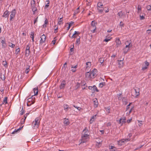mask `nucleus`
<instances>
[{
  "label": "nucleus",
  "instance_id": "45",
  "mask_svg": "<svg viewBox=\"0 0 151 151\" xmlns=\"http://www.w3.org/2000/svg\"><path fill=\"white\" fill-rule=\"evenodd\" d=\"M99 61L101 63H102L104 61V59L103 58H100L99 59Z\"/></svg>",
  "mask_w": 151,
  "mask_h": 151
},
{
  "label": "nucleus",
  "instance_id": "31",
  "mask_svg": "<svg viewBox=\"0 0 151 151\" xmlns=\"http://www.w3.org/2000/svg\"><path fill=\"white\" fill-rule=\"evenodd\" d=\"M39 119V118L37 117L35 119V121H34L33 122L39 124V123H40V122Z\"/></svg>",
  "mask_w": 151,
  "mask_h": 151
},
{
  "label": "nucleus",
  "instance_id": "33",
  "mask_svg": "<svg viewBox=\"0 0 151 151\" xmlns=\"http://www.w3.org/2000/svg\"><path fill=\"white\" fill-rule=\"evenodd\" d=\"M129 49L128 48H124L123 49V52L124 54L127 53Z\"/></svg>",
  "mask_w": 151,
  "mask_h": 151
},
{
  "label": "nucleus",
  "instance_id": "19",
  "mask_svg": "<svg viewBox=\"0 0 151 151\" xmlns=\"http://www.w3.org/2000/svg\"><path fill=\"white\" fill-rule=\"evenodd\" d=\"M119 61L118 64L119 65V68H121L123 67V60H118Z\"/></svg>",
  "mask_w": 151,
  "mask_h": 151
},
{
  "label": "nucleus",
  "instance_id": "49",
  "mask_svg": "<svg viewBox=\"0 0 151 151\" xmlns=\"http://www.w3.org/2000/svg\"><path fill=\"white\" fill-rule=\"evenodd\" d=\"M138 122L139 123L138 125L139 126H141L142 125V121H139L138 120Z\"/></svg>",
  "mask_w": 151,
  "mask_h": 151
},
{
  "label": "nucleus",
  "instance_id": "50",
  "mask_svg": "<svg viewBox=\"0 0 151 151\" xmlns=\"http://www.w3.org/2000/svg\"><path fill=\"white\" fill-rule=\"evenodd\" d=\"M24 113V110L23 109V108L22 107V109L20 111V115H23V114Z\"/></svg>",
  "mask_w": 151,
  "mask_h": 151
},
{
  "label": "nucleus",
  "instance_id": "18",
  "mask_svg": "<svg viewBox=\"0 0 151 151\" xmlns=\"http://www.w3.org/2000/svg\"><path fill=\"white\" fill-rule=\"evenodd\" d=\"M78 66L77 65L74 66H72L71 70L73 72H75L76 71V68H77Z\"/></svg>",
  "mask_w": 151,
  "mask_h": 151
},
{
  "label": "nucleus",
  "instance_id": "8",
  "mask_svg": "<svg viewBox=\"0 0 151 151\" xmlns=\"http://www.w3.org/2000/svg\"><path fill=\"white\" fill-rule=\"evenodd\" d=\"M66 83L65 80L63 81L61 83L60 85V89H63L65 86Z\"/></svg>",
  "mask_w": 151,
  "mask_h": 151
},
{
  "label": "nucleus",
  "instance_id": "20",
  "mask_svg": "<svg viewBox=\"0 0 151 151\" xmlns=\"http://www.w3.org/2000/svg\"><path fill=\"white\" fill-rule=\"evenodd\" d=\"M69 123L68 119L66 118L64 119V124H65L66 125H68L69 124Z\"/></svg>",
  "mask_w": 151,
  "mask_h": 151
},
{
  "label": "nucleus",
  "instance_id": "27",
  "mask_svg": "<svg viewBox=\"0 0 151 151\" xmlns=\"http://www.w3.org/2000/svg\"><path fill=\"white\" fill-rule=\"evenodd\" d=\"M2 64L5 67L7 68L8 67L7 63V61H3L2 62Z\"/></svg>",
  "mask_w": 151,
  "mask_h": 151
},
{
  "label": "nucleus",
  "instance_id": "23",
  "mask_svg": "<svg viewBox=\"0 0 151 151\" xmlns=\"http://www.w3.org/2000/svg\"><path fill=\"white\" fill-rule=\"evenodd\" d=\"M1 42L2 44V47L3 48H5L6 47V42L5 40H2Z\"/></svg>",
  "mask_w": 151,
  "mask_h": 151
},
{
  "label": "nucleus",
  "instance_id": "5",
  "mask_svg": "<svg viewBox=\"0 0 151 151\" xmlns=\"http://www.w3.org/2000/svg\"><path fill=\"white\" fill-rule=\"evenodd\" d=\"M30 53V50L29 45V44L27 45L25 50V55L26 56H28Z\"/></svg>",
  "mask_w": 151,
  "mask_h": 151
},
{
  "label": "nucleus",
  "instance_id": "4",
  "mask_svg": "<svg viewBox=\"0 0 151 151\" xmlns=\"http://www.w3.org/2000/svg\"><path fill=\"white\" fill-rule=\"evenodd\" d=\"M88 89L91 90V92L93 93H94L96 91L97 92L99 91V90L95 85H94L93 87L89 86Z\"/></svg>",
  "mask_w": 151,
  "mask_h": 151
},
{
  "label": "nucleus",
  "instance_id": "24",
  "mask_svg": "<svg viewBox=\"0 0 151 151\" xmlns=\"http://www.w3.org/2000/svg\"><path fill=\"white\" fill-rule=\"evenodd\" d=\"M96 115H95L94 116H93L91 117V119H90V124H91L94 121V119L95 118L96 116Z\"/></svg>",
  "mask_w": 151,
  "mask_h": 151
},
{
  "label": "nucleus",
  "instance_id": "42",
  "mask_svg": "<svg viewBox=\"0 0 151 151\" xmlns=\"http://www.w3.org/2000/svg\"><path fill=\"white\" fill-rule=\"evenodd\" d=\"M105 110L106 112L108 113H110V108L109 107H107L105 108Z\"/></svg>",
  "mask_w": 151,
  "mask_h": 151
},
{
  "label": "nucleus",
  "instance_id": "17",
  "mask_svg": "<svg viewBox=\"0 0 151 151\" xmlns=\"http://www.w3.org/2000/svg\"><path fill=\"white\" fill-rule=\"evenodd\" d=\"M32 125L34 129H36L38 128L39 126V124L35 122H33Z\"/></svg>",
  "mask_w": 151,
  "mask_h": 151
},
{
  "label": "nucleus",
  "instance_id": "44",
  "mask_svg": "<svg viewBox=\"0 0 151 151\" xmlns=\"http://www.w3.org/2000/svg\"><path fill=\"white\" fill-rule=\"evenodd\" d=\"M9 46L12 48H14L15 47V45L11 42H9Z\"/></svg>",
  "mask_w": 151,
  "mask_h": 151
},
{
  "label": "nucleus",
  "instance_id": "26",
  "mask_svg": "<svg viewBox=\"0 0 151 151\" xmlns=\"http://www.w3.org/2000/svg\"><path fill=\"white\" fill-rule=\"evenodd\" d=\"M93 104L95 106H96V107L97 106L98 104V102L97 99H93Z\"/></svg>",
  "mask_w": 151,
  "mask_h": 151
},
{
  "label": "nucleus",
  "instance_id": "46",
  "mask_svg": "<svg viewBox=\"0 0 151 151\" xmlns=\"http://www.w3.org/2000/svg\"><path fill=\"white\" fill-rule=\"evenodd\" d=\"M79 7L76 10H75L74 12V14H78L80 12V11H79Z\"/></svg>",
  "mask_w": 151,
  "mask_h": 151
},
{
  "label": "nucleus",
  "instance_id": "6",
  "mask_svg": "<svg viewBox=\"0 0 151 151\" xmlns=\"http://www.w3.org/2000/svg\"><path fill=\"white\" fill-rule=\"evenodd\" d=\"M28 101L27 103V105L28 106H29L35 103V101L32 99L31 97L29 98L28 99Z\"/></svg>",
  "mask_w": 151,
  "mask_h": 151
},
{
  "label": "nucleus",
  "instance_id": "32",
  "mask_svg": "<svg viewBox=\"0 0 151 151\" xmlns=\"http://www.w3.org/2000/svg\"><path fill=\"white\" fill-rule=\"evenodd\" d=\"M7 97H5L3 100V101L2 103V104H7Z\"/></svg>",
  "mask_w": 151,
  "mask_h": 151
},
{
  "label": "nucleus",
  "instance_id": "3",
  "mask_svg": "<svg viewBox=\"0 0 151 151\" xmlns=\"http://www.w3.org/2000/svg\"><path fill=\"white\" fill-rule=\"evenodd\" d=\"M40 38L41 39L40 41V44L42 45L45 42L46 40V37L44 34H43L40 37Z\"/></svg>",
  "mask_w": 151,
  "mask_h": 151
},
{
  "label": "nucleus",
  "instance_id": "48",
  "mask_svg": "<svg viewBox=\"0 0 151 151\" xmlns=\"http://www.w3.org/2000/svg\"><path fill=\"white\" fill-rule=\"evenodd\" d=\"M146 8L148 11L151 10V6L150 5L147 6Z\"/></svg>",
  "mask_w": 151,
  "mask_h": 151
},
{
  "label": "nucleus",
  "instance_id": "13",
  "mask_svg": "<svg viewBox=\"0 0 151 151\" xmlns=\"http://www.w3.org/2000/svg\"><path fill=\"white\" fill-rule=\"evenodd\" d=\"M9 11L7 10L4 12V14L2 16V17H4L5 18H8L9 17Z\"/></svg>",
  "mask_w": 151,
  "mask_h": 151
},
{
  "label": "nucleus",
  "instance_id": "40",
  "mask_svg": "<svg viewBox=\"0 0 151 151\" xmlns=\"http://www.w3.org/2000/svg\"><path fill=\"white\" fill-rule=\"evenodd\" d=\"M141 9L142 8L141 6L139 5H138L137 7L138 13L139 12H141Z\"/></svg>",
  "mask_w": 151,
  "mask_h": 151
},
{
  "label": "nucleus",
  "instance_id": "37",
  "mask_svg": "<svg viewBox=\"0 0 151 151\" xmlns=\"http://www.w3.org/2000/svg\"><path fill=\"white\" fill-rule=\"evenodd\" d=\"M46 2H47V4L45 6V8H47L49 6V3H50L49 1V0H47L46 1Z\"/></svg>",
  "mask_w": 151,
  "mask_h": 151
},
{
  "label": "nucleus",
  "instance_id": "59",
  "mask_svg": "<svg viewBox=\"0 0 151 151\" xmlns=\"http://www.w3.org/2000/svg\"><path fill=\"white\" fill-rule=\"evenodd\" d=\"M140 20H142L144 19H145V17L143 16H141V15H140Z\"/></svg>",
  "mask_w": 151,
  "mask_h": 151
},
{
  "label": "nucleus",
  "instance_id": "58",
  "mask_svg": "<svg viewBox=\"0 0 151 151\" xmlns=\"http://www.w3.org/2000/svg\"><path fill=\"white\" fill-rule=\"evenodd\" d=\"M145 65H146V66H147V67L149 65V63L148 62H147V61H146L145 62Z\"/></svg>",
  "mask_w": 151,
  "mask_h": 151
},
{
  "label": "nucleus",
  "instance_id": "7",
  "mask_svg": "<svg viewBox=\"0 0 151 151\" xmlns=\"http://www.w3.org/2000/svg\"><path fill=\"white\" fill-rule=\"evenodd\" d=\"M97 72V70L96 69H94L91 72L92 78H94L96 76Z\"/></svg>",
  "mask_w": 151,
  "mask_h": 151
},
{
  "label": "nucleus",
  "instance_id": "21",
  "mask_svg": "<svg viewBox=\"0 0 151 151\" xmlns=\"http://www.w3.org/2000/svg\"><path fill=\"white\" fill-rule=\"evenodd\" d=\"M33 91L34 93V96L37 95L38 94V88H34L33 89Z\"/></svg>",
  "mask_w": 151,
  "mask_h": 151
},
{
  "label": "nucleus",
  "instance_id": "35",
  "mask_svg": "<svg viewBox=\"0 0 151 151\" xmlns=\"http://www.w3.org/2000/svg\"><path fill=\"white\" fill-rule=\"evenodd\" d=\"M80 37L79 36L78 38H77L76 41V44L79 45L80 44Z\"/></svg>",
  "mask_w": 151,
  "mask_h": 151
},
{
  "label": "nucleus",
  "instance_id": "39",
  "mask_svg": "<svg viewBox=\"0 0 151 151\" xmlns=\"http://www.w3.org/2000/svg\"><path fill=\"white\" fill-rule=\"evenodd\" d=\"M64 109L66 111H67L68 109V106L67 104L64 105Z\"/></svg>",
  "mask_w": 151,
  "mask_h": 151
},
{
  "label": "nucleus",
  "instance_id": "34",
  "mask_svg": "<svg viewBox=\"0 0 151 151\" xmlns=\"http://www.w3.org/2000/svg\"><path fill=\"white\" fill-rule=\"evenodd\" d=\"M105 85V82H101L99 83V87L100 88H102Z\"/></svg>",
  "mask_w": 151,
  "mask_h": 151
},
{
  "label": "nucleus",
  "instance_id": "10",
  "mask_svg": "<svg viewBox=\"0 0 151 151\" xmlns=\"http://www.w3.org/2000/svg\"><path fill=\"white\" fill-rule=\"evenodd\" d=\"M115 42L116 43L117 47L119 46L122 44L121 41L120 40L119 38H116Z\"/></svg>",
  "mask_w": 151,
  "mask_h": 151
},
{
  "label": "nucleus",
  "instance_id": "43",
  "mask_svg": "<svg viewBox=\"0 0 151 151\" xmlns=\"http://www.w3.org/2000/svg\"><path fill=\"white\" fill-rule=\"evenodd\" d=\"M86 128L85 127V129L83 130V133L84 134H87L88 133V130L86 129Z\"/></svg>",
  "mask_w": 151,
  "mask_h": 151
},
{
  "label": "nucleus",
  "instance_id": "12",
  "mask_svg": "<svg viewBox=\"0 0 151 151\" xmlns=\"http://www.w3.org/2000/svg\"><path fill=\"white\" fill-rule=\"evenodd\" d=\"M97 24V22H95L94 21H93L91 23V28L96 29V25Z\"/></svg>",
  "mask_w": 151,
  "mask_h": 151
},
{
  "label": "nucleus",
  "instance_id": "56",
  "mask_svg": "<svg viewBox=\"0 0 151 151\" xmlns=\"http://www.w3.org/2000/svg\"><path fill=\"white\" fill-rule=\"evenodd\" d=\"M54 28L55 30H57L58 29V27L57 25H55L54 26Z\"/></svg>",
  "mask_w": 151,
  "mask_h": 151
},
{
  "label": "nucleus",
  "instance_id": "9",
  "mask_svg": "<svg viewBox=\"0 0 151 151\" xmlns=\"http://www.w3.org/2000/svg\"><path fill=\"white\" fill-rule=\"evenodd\" d=\"M130 140V139L128 138V139H123L122 140H120L119 141H118V144L119 145H122V143L124 142L125 141H129Z\"/></svg>",
  "mask_w": 151,
  "mask_h": 151
},
{
  "label": "nucleus",
  "instance_id": "29",
  "mask_svg": "<svg viewBox=\"0 0 151 151\" xmlns=\"http://www.w3.org/2000/svg\"><path fill=\"white\" fill-rule=\"evenodd\" d=\"M98 7L103 8V4L101 2H99L97 4Z\"/></svg>",
  "mask_w": 151,
  "mask_h": 151
},
{
  "label": "nucleus",
  "instance_id": "15",
  "mask_svg": "<svg viewBox=\"0 0 151 151\" xmlns=\"http://www.w3.org/2000/svg\"><path fill=\"white\" fill-rule=\"evenodd\" d=\"M131 43V42H129V41H127L126 42L125 44L126 45H126V47L125 48H129H129L132 46V45H130V44Z\"/></svg>",
  "mask_w": 151,
  "mask_h": 151
},
{
  "label": "nucleus",
  "instance_id": "16",
  "mask_svg": "<svg viewBox=\"0 0 151 151\" xmlns=\"http://www.w3.org/2000/svg\"><path fill=\"white\" fill-rule=\"evenodd\" d=\"M85 75L86 77L88 79L92 78L91 72H88L86 73Z\"/></svg>",
  "mask_w": 151,
  "mask_h": 151
},
{
  "label": "nucleus",
  "instance_id": "1",
  "mask_svg": "<svg viewBox=\"0 0 151 151\" xmlns=\"http://www.w3.org/2000/svg\"><path fill=\"white\" fill-rule=\"evenodd\" d=\"M80 33L81 32L78 31H75L74 34L72 36H71V34L70 33L69 35V37L71 39H75L77 38L78 36L79 37V35Z\"/></svg>",
  "mask_w": 151,
  "mask_h": 151
},
{
  "label": "nucleus",
  "instance_id": "64",
  "mask_svg": "<svg viewBox=\"0 0 151 151\" xmlns=\"http://www.w3.org/2000/svg\"><path fill=\"white\" fill-rule=\"evenodd\" d=\"M56 40H52L51 42V44H53V45H54L56 42Z\"/></svg>",
  "mask_w": 151,
  "mask_h": 151
},
{
  "label": "nucleus",
  "instance_id": "51",
  "mask_svg": "<svg viewBox=\"0 0 151 151\" xmlns=\"http://www.w3.org/2000/svg\"><path fill=\"white\" fill-rule=\"evenodd\" d=\"M1 78L2 80H5V77L4 75H2V74H1Z\"/></svg>",
  "mask_w": 151,
  "mask_h": 151
},
{
  "label": "nucleus",
  "instance_id": "57",
  "mask_svg": "<svg viewBox=\"0 0 151 151\" xmlns=\"http://www.w3.org/2000/svg\"><path fill=\"white\" fill-rule=\"evenodd\" d=\"M132 103H130L129 105H128L126 108V110H127L129 108V106L132 104Z\"/></svg>",
  "mask_w": 151,
  "mask_h": 151
},
{
  "label": "nucleus",
  "instance_id": "41",
  "mask_svg": "<svg viewBox=\"0 0 151 151\" xmlns=\"http://www.w3.org/2000/svg\"><path fill=\"white\" fill-rule=\"evenodd\" d=\"M20 48L19 47L16 50L15 53L16 54H18L20 52Z\"/></svg>",
  "mask_w": 151,
  "mask_h": 151
},
{
  "label": "nucleus",
  "instance_id": "52",
  "mask_svg": "<svg viewBox=\"0 0 151 151\" xmlns=\"http://www.w3.org/2000/svg\"><path fill=\"white\" fill-rule=\"evenodd\" d=\"M29 70H30L29 69V67L26 68L25 70V73H26L27 74L28 73H29Z\"/></svg>",
  "mask_w": 151,
  "mask_h": 151
},
{
  "label": "nucleus",
  "instance_id": "11",
  "mask_svg": "<svg viewBox=\"0 0 151 151\" xmlns=\"http://www.w3.org/2000/svg\"><path fill=\"white\" fill-rule=\"evenodd\" d=\"M31 6L33 14H35V12L37 10V9L36 7V5H31Z\"/></svg>",
  "mask_w": 151,
  "mask_h": 151
},
{
  "label": "nucleus",
  "instance_id": "60",
  "mask_svg": "<svg viewBox=\"0 0 151 151\" xmlns=\"http://www.w3.org/2000/svg\"><path fill=\"white\" fill-rule=\"evenodd\" d=\"M110 40V39H107V38H105L104 40V41H105L106 42H108L109 40Z\"/></svg>",
  "mask_w": 151,
  "mask_h": 151
},
{
  "label": "nucleus",
  "instance_id": "25",
  "mask_svg": "<svg viewBox=\"0 0 151 151\" xmlns=\"http://www.w3.org/2000/svg\"><path fill=\"white\" fill-rule=\"evenodd\" d=\"M23 127V126L21 127H20L19 128L17 129V130L15 129V130L12 133V134H14L15 133H16L18 131H19L20 130H21L22 129V128Z\"/></svg>",
  "mask_w": 151,
  "mask_h": 151
},
{
  "label": "nucleus",
  "instance_id": "38",
  "mask_svg": "<svg viewBox=\"0 0 151 151\" xmlns=\"http://www.w3.org/2000/svg\"><path fill=\"white\" fill-rule=\"evenodd\" d=\"M122 95L120 93L119 94H118L117 96L118 97V99L119 100H121L123 98V97H122Z\"/></svg>",
  "mask_w": 151,
  "mask_h": 151
},
{
  "label": "nucleus",
  "instance_id": "54",
  "mask_svg": "<svg viewBox=\"0 0 151 151\" xmlns=\"http://www.w3.org/2000/svg\"><path fill=\"white\" fill-rule=\"evenodd\" d=\"M125 117H124L123 118V119L122 118V120L121 121H122V124H123V123H125Z\"/></svg>",
  "mask_w": 151,
  "mask_h": 151
},
{
  "label": "nucleus",
  "instance_id": "61",
  "mask_svg": "<svg viewBox=\"0 0 151 151\" xmlns=\"http://www.w3.org/2000/svg\"><path fill=\"white\" fill-rule=\"evenodd\" d=\"M113 149H116V148L114 146H111V147H109V149L110 150H111Z\"/></svg>",
  "mask_w": 151,
  "mask_h": 151
},
{
  "label": "nucleus",
  "instance_id": "55",
  "mask_svg": "<svg viewBox=\"0 0 151 151\" xmlns=\"http://www.w3.org/2000/svg\"><path fill=\"white\" fill-rule=\"evenodd\" d=\"M151 27V29H149L147 30V32L148 34L150 33V32L151 31V25H150L149 27Z\"/></svg>",
  "mask_w": 151,
  "mask_h": 151
},
{
  "label": "nucleus",
  "instance_id": "14",
  "mask_svg": "<svg viewBox=\"0 0 151 151\" xmlns=\"http://www.w3.org/2000/svg\"><path fill=\"white\" fill-rule=\"evenodd\" d=\"M135 93V97H137L139 94V88H137V89H134Z\"/></svg>",
  "mask_w": 151,
  "mask_h": 151
},
{
  "label": "nucleus",
  "instance_id": "22",
  "mask_svg": "<svg viewBox=\"0 0 151 151\" xmlns=\"http://www.w3.org/2000/svg\"><path fill=\"white\" fill-rule=\"evenodd\" d=\"M82 138L83 139H86L87 138V137L88 136V135L87 134H84L82 133Z\"/></svg>",
  "mask_w": 151,
  "mask_h": 151
},
{
  "label": "nucleus",
  "instance_id": "62",
  "mask_svg": "<svg viewBox=\"0 0 151 151\" xmlns=\"http://www.w3.org/2000/svg\"><path fill=\"white\" fill-rule=\"evenodd\" d=\"M45 24H48V21L47 19H45Z\"/></svg>",
  "mask_w": 151,
  "mask_h": 151
},
{
  "label": "nucleus",
  "instance_id": "2",
  "mask_svg": "<svg viewBox=\"0 0 151 151\" xmlns=\"http://www.w3.org/2000/svg\"><path fill=\"white\" fill-rule=\"evenodd\" d=\"M10 13L11 14L10 16V21H11L15 17L16 14V11L15 9H14L12 10Z\"/></svg>",
  "mask_w": 151,
  "mask_h": 151
},
{
  "label": "nucleus",
  "instance_id": "63",
  "mask_svg": "<svg viewBox=\"0 0 151 151\" xmlns=\"http://www.w3.org/2000/svg\"><path fill=\"white\" fill-rule=\"evenodd\" d=\"M38 18V17H37L35 19L34 21V24H35L36 22H37Z\"/></svg>",
  "mask_w": 151,
  "mask_h": 151
},
{
  "label": "nucleus",
  "instance_id": "47",
  "mask_svg": "<svg viewBox=\"0 0 151 151\" xmlns=\"http://www.w3.org/2000/svg\"><path fill=\"white\" fill-rule=\"evenodd\" d=\"M119 26H120L122 28V27H124V24L123 22L121 21L119 23Z\"/></svg>",
  "mask_w": 151,
  "mask_h": 151
},
{
  "label": "nucleus",
  "instance_id": "30",
  "mask_svg": "<svg viewBox=\"0 0 151 151\" xmlns=\"http://www.w3.org/2000/svg\"><path fill=\"white\" fill-rule=\"evenodd\" d=\"M74 23V22H69V23H68V24H69V26L67 28V30H68L70 27L73 25V24Z\"/></svg>",
  "mask_w": 151,
  "mask_h": 151
},
{
  "label": "nucleus",
  "instance_id": "53",
  "mask_svg": "<svg viewBox=\"0 0 151 151\" xmlns=\"http://www.w3.org/2000/svg\"><path fill=\"white\" fill-rule=\"evenodd\" d=\"M80 86V84L78 83H77L76 86V90L78 88H79Z\"/></svg>",
  "mask_w": 151,
  "mask_h": 151
},
{
  "label": "nucleus",
  "instance_id": "28",
  "mask_svg": "<svg viewBox=\"0 0 151 151\" xmlns=\"http://www.w3.org/2000/svg\"><path fill=\"white\" fill-rule=\"evenodd\" d=\"M117 15L119 16L120 18H122V17L124 15L122 11L119 12L117 14Z\"/></svg>",
  "mask_w": 151,
  "mask_h": 151
},
{
  "label": "nucleus",
  "instance_id": "36",
  "mask_svg": "<svg viewBox=\"0 0 151 151\" xmlns=\"http://www.w3.org/2000/svg\"><path fill=\"white\" fill-rule=\"evenodd\" d=\"M30 37L32 38V41L33 42H34V33L33 32H32L31 33V34H30Z\"/></svg>",
  "mask_w": 151,
  "mask_h": 151
}]
</instances>
